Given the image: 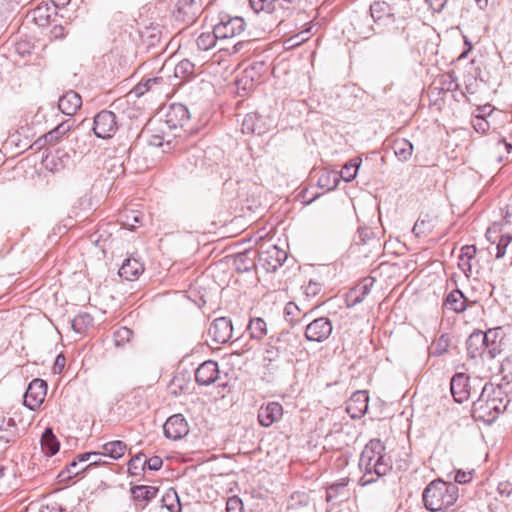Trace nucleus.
<instances>
[{
    "label": "nucleus",
    "instance_id": "1",
    "mask_svg": "<svg viewBox=\"0 0 512 512\" xmlns=\"http://www.w3.org/2000/svg\"><path fill=\"white\" fill-rule=\"evenodd\" d=\"M359 469L363 473L359 485L363 487L375 483L391 472L392 460L381 440L371 439L365 445L360 455Z\"/></svg>",
    "mask_w": 512,
    "mask_h": 512
},
{
    "label": "nucleus",
    "instance_id": "2",
    "mask_svg": "<svg viewBox=\"0 0 512 512\" xmlns=\"http://www.w3.org/2000/svg\"><path fill=\"white\" fill-rule=\"evenodd\" d=\"M509 403L510 398L502 385L486 383L478 399L473 402L472 416L491 424L507 409Z\"/></svg>",
    "mask_w": 512,
    "mask_h": 512
},
{
    "label": "nucleus",
    "instance_id": "3",
    "mask_svg": "<svg viewBox=\"0 0 512 512\" xmlns=\"http://www.w3.org/2000/svg\"><path fill=\"white\" fill-rule=\"evenodd\" d=\"M459 497V488L455 483L436 479L430 482L423 491L422 500L427 510L441 511L454 505Z\"/></svg>",
    "mask_w": 512,
    "mask_h": 512
},
{
    "label": "nucleus",
    "instance_id": "4",
    "mask_svg": "<svg viewBox=\"0 0 512 512\" xmlns=\"http://www.w3.org/2000/svg\"><path fill=\"white\" fill-rule=\"evenodd\" d=\"M258 251L252 247H244L241 251H233L226 255V268L237 273L251 271L255 267Z\"/></svg>",
    "mask_w": 512,
    "mask_h": 512
},
{
    "label": "nucleus",
    "instance_id": "5",
    "mask_svg": "<svg viewBox=\"0 0 512 512\" xmlns=\"http://www.w3.org/2000/svg\"><path fill=\"white\" fill-rule=\"evenodd\" d=\"M117 130V118L112 111L102 110L94 117L93 132L98 138L109 139Z\"/></svg>",
    "mask_w": 512,
    "mask_h": 512
},
{
    "label": "nucleus",
    "instance_id": "6",
    "mask_svg": "<svg viewBox=\"0 0 512 512\" xmlns=\"http://www.w3.org/2000/svg\"><path fill=\"white\" fill-rule=\"evenodd\" d=\"M46 393V381L40 378L32 380L24 394V405L30 410H36L43 403Z\"/></svg>",
    "mask_w": 512,
    "mask_h": 512
},
{
    "label": "nucleus",
    "instance_id": "7",
    "mask_svg": "<svg viewBox=\"0 0 512 512\" xmlns=\"http://www.w3.org/2000/svg\"><path fill=\"white\" fill-rule=\"evenodd\" d=\"M260 265L267 272H275L287 259L286 251L278 248L277 246H271L267 250L258 253Z\"/></svg>",
    "mask_w": 512,
    "mask_h": 512
},
{
    "label": "nucleus",
    "instance_id": "8",
    "mask_svg": "<svg viewBox=\"0 0 512 512\" xmlns=\"http://www.w3.org/2000/svg\"><path fill=\"white\" fill-rule=\"evenodd\" d=\"M331 321L326 317H320L306 326L305 338L308 341L323 342L332 333Z\"/></svg>",
    "mask_w": 512,
    "mask_h": 512
},
{
    "label": "nucleus",
    "instance_id": "9",
    "mask_svg": "<svg viewBox=\"0 0 512 512\" xmlns=\"http://www.w3.org/2000/svg\"><path fill=\"white\" fill-rule=\"evenodd\" d=\"M164 435L171 440H180L189 432L188 424L183 415L170 416L163 425Z\"/></svg>",
    "mask_w": 512,
    "mask_h": 512
},
{
    "label": "nucleus",
    "instance_id": "10",
    "mask_svg": "<svg viewBox=\"0 0 512 512\" xmlns=\"http://www.w3.org/2000/svg\"><path fill=\"white\" fill-rule=\"evenodd\" d=\"M467 355L471 359L482 358L488 360V347L484 338V332L475 330L466 340Z\"/></svg>",
    "mask_w": 512,
    "mask_h": 512
},
{
    "label": "nucleus",
    "instance_id": "11",
    "mask_svg": "<svg viewBox=\"0 0 512 512\" xmlns=\"http://www.w3.org/2000/svg\"><path fill=\"white\" fill-rule=\"evenodd\" d=\"M271 120L258 113H249L242 122V132L244 134L263 135L271 128Z\"/></svg>",
    "mask_w": 512,
    "mask_h": 512
},
{
    "label": "nucleus",
    "instance_id": "12",
    "mask_svg": "<svg viewBox=\"0 0 512 512\" xmlns=\"http://www.w3.org/2000/svg\"><path fill=\"white\" fill-rule=\"evenodd\" d=\"M450 390L457 403L467 401L471 395L469 376L465 373H456L451 379Z\"/></svg>",
    "mask_w": 512,
    "mask_h": 512
},
{
    "label": "nucleus",
    "instance_id": "13",
    "mask_svg": "<svg viewBox=\"0 0 512 512\" xmlns=\"http://www.w3.org/2000/svg\"><path fill=\"white\" fill-rule=\"evenodd\" d=\"M369 396L367 391L354 392L347 401L346 411L353 419L361 418L368 410Z\"/></svg>",
    "mask_w": 512,
    "mask_h": 512
},
{
    "label": "nucleus",
    "instance_id": "14",
    "mask_svg": "<svg viewBox=\"0 0 512 512\" xmlns=\"http://www.w3.org/2000/svg\"><path fill=\"white\" fill-rule=\"evenodd\" d=\"M200 12V5L195 0H178L174 10L176 20L193 23Z\"/></svg>",
    "mask_w": 512,
    "mask_h": 512
},
{
    "label": "nucleus",
    "instance_id": "15",
    "mask_svg": "<svg viewBox=\"0 0 512 512\" xmlns=\"http://www.w3.org/2000/svg\"><path fill=\"white\" fill-rule=\"evenodd\" d=\"M504 330L502 327H494L484 332V338L488 347V360H492L502 352Z\"/></svg>",
    "mask_w": 512,
    "mask_h": 512
},
{
    "label": "nucleus",
    "instance_id": "16",
    "mask_svg": "<svg viewBox=\"0 0 512 512\" xmlns=\"http://www.w3.org/2000/svg\"><path fill=\"white\" fill-rule=\"evenodd\" d=\"M190 119V113L187 107L181 103H173L167 114L166 124L170 129L183 127Z\"/></svg>",
    "mask_w": 512,
    "mask_h": 512
},
{
    "label": "nucleus",
    "instance_id": "17",
    "mask_svg": "<svg viewBox=\"0 0 512 512\" xmlns=\"http://www.w3.org/2000/svg\"><path fill=\"white\" fill-rule=\"evenodd\" d=\"M224 40V22L220 21L214 26L212 32L202 33L196 40L200 50L207 51L218 45V42Z\"/></svg>",
    "mask_w": 512,
    "mask_h": 512
},
{
    "label": "nucleus",
    "instance_id": "18",
    "mask_svg": "<svg viewBox=\"0 0 512 512\" xmlns=\"http://www.w3.org/2000/svg\"><path fill=\"white\" fill-rule=\"evenodd\" d=\"M283 414L282 405L278 402H269L258 410V421L263 427H270L278 421Z\"/></svg>",
    "mask_w": 512,
    "mask_h": 512
},
{
    "label": "nucleus",
    "instance_id": "19",
    "mask_svg": "<svg viewBox=\"0 0 512 512\" xmlns=\"http://www.w3.org/2000/svg\"><path fill=\"white\" fill-rule=\"evenodd\" d=\"M131 494L135 502V508L138 511H142L149 501L156 497L158 488L146 485H136L131 489Z\"/></svg>",
    "mask_w": 512,
    "mask_h": 512
},
{
    "label": "nucleus",
    "instance_id": "20",
    "mask_svg": "<svg viewBox=\"0 0 512 512\" xmlns=\"http://www.w3.org/2000/svg\"><path fill=\"white\" fill-rule=\"evenodd\" d=\"M218 375V364L212 360L205 361L195 371V379L199 385L212 384L216 381Z\"/></svg>",
    "mask_w": 512,
    "mask_h": 512
},
{
    "label": "nucleus",
    "instance_id": "21",
    "mask_svg": "<svg viewBox=\"0 0 512 512\" xmlns=\"http://www.w3.org/2000/svg\"><path fill=\"white\" fill-rule=\"evenodd\" d=\"M374 283L375 279L373 277H366L352 288L347 295L348 306H356L363 302L366 296L371 292Z\"/></svg>",
    "mask_w": 512,
    "mask_h": 512
},
{
    "label": "nucleus",
    "instance_id": "22",
    "mask_svg": "<svg viewBox=\"0 0 512 512\" xmlns=\"http://www.w3.org/2000/svg\"><path fill=\"white\" fill-rule=\"evenodd\" d=\"M82 105L81 96L70 90L59 98L58 107L60 111L65 115H74Z\"/></svg>",
    "mask_w": 512,
    "mask_h": 512
},
{
    "label": "nucleus",
    "instance_id": "23",
    "mask_svg": "<svg viewBox=\"0 0 512 512\" xmlns=\"http://www.w3.org/2000/svg\"><path fill=\"white\" fill-rule=\"evenodd\" d=\"M71 129V125L68 122H62L54 129L38 138L32 145V147H36V149H41L46 144H54L60 138H62L65 134H67Z\"/></svg>",
    "mask_w": 512,
    "mask_h": 512
},
{
    "label": "nucleus",
    "instance_id": "24",
    "mask_svg": "<svg viewBox=\"0 0 512 512\" xmlns=\"http://www.w3.org/2000/svg\"><path fill=\"white\" fill-rule=\"evenodd\" d=\"M144 271L143 264L136 258H127L119 269V275L126 280L132 281L139 277Z\"/></svg>",
    "mask_w": 512,
    "mask_h": 512
},
{
    "label": "nucleus",
    "instance_id": "25",
    "mask_svg": "<svg viewBox=\"0 0 512 512\" xmlns=\"http://www.w3.org/2000/svg\"><path fill=\"white\" fill-rule=\"evenodd\" d=\"M18 436V427L12 417L0 414V441L10 443Z\"/></svg>",
    "mask_w": 512,
    "mask_h": 512
},
{
    "label": "nucleus",
    "instance_id": "26",
    "mask_svg": "<svg viewBox=\"0 0 512 512\" xmlns=\"http://www.w3.org/2000/svg\"><path fill=\"white\" fill-rule=\"evenodd\" d=\"M467 298L463 294V292L459 289H455L451 291L445 298L444 306L459 314L466 310L467 308Z\"/></svg>",
    "mask_w": 512,
    "mask_h": 512
},
{
    "label": "nucleus",
    "instance_id": "27",
    "mask_svg": "<svg viewBox=\"0 0 512 512\" xmlns=\"http://www.w3.org/2000/svg\"><path fill=\"white\" fill-rule=\"evenodd\" d=\"M40 443L41 449L46 456H54L60 449V442L50 427L44 430Z\"/></svg>",
    "mask_w": 512,
    "mask_h": 512
},
{
    "label": "nucleus",
    "instance_id": "28",
    "mask_svg": "<svg viewBox=\"0 0 512 512\" xmlns=\"http://www.w3.org/2000/svg\"><path fill=\"white\" fill-rule=\"evenodd\" d=\"M370 14L375 22H387L394 19V13L389 4L384 1H375L370 5Z\"/></svg>",
    "mask_w": 512,
    "mask_h": 512
},
{
    "label": "nucleus",
    "instance_id": "29",
    "mask_svg": "<svg viewBox=\"0 0 512 512\" xmlns=\"http://www.w3.org/2000/svg\"><path fill=\"white\" fill-rule=\"evenodd\" d=\"M102 449L103 451L99 452L100 456H108L111 459L117 460L125 454L127 445L123 441L115 440L103 444Z\"/></svg>",
    "mask_w": 512,
    "mask_h": 512
},
{
    "label": "nucleus",
    "instance_id": "30",
    "mask_svg": "<svg viewBox=\"0 0 512 512\" xmlns=\"http://www.w3.org/2000/svg\"><path fill=\"white\" fill-rule=\"evenodd\" d=\"M392 149L399 161L406 162L412 156L413 145L407 139H396L392 144Z\"/></svg>",
    "mask_w": 512,
    "mask_h": 512
},
{
    "label": "nucleus",
    "instance_id": "31",
    "mask_svg": "<svg viewBox=\"0 0 512 512\" xmlns=\"http://www.w3.org/2000/svg\"><path fill=\"white\" fill-rule=\"evenodd\" d=\"M92 326L93 317L87 312H80L71 320V327L78 334L86 332Z\"/></svg>",
    "mask_w": 512,
    "mask_h": 512
},
{
    "label": "nucleus",
    "instance_id": "32",
    "mask_svg": "<svg viewBox=\"0 0 512 512\" xmlns=\"http://www.w3.org/2000/svg\"><path fill=\"white\" fill-rule=\"evenodd\" d=\"M489 241L492 242V244L495 245V257L497 259H501L506 254V249L509 246V244L512 242V235L511 234H504L501 235L496 243V239L492 240V231L489 229L486 234Z\"/></svg>",
    "mask_w": 512,
    "mask_h": 512
},
{
    "label": "nucleus",
    "instance_id": "33",
    "mask_svg": "<svg viewBox=\"0 0 512 512\" xmlns=\"http://www.w3.org/2000/svg\"><path fill=\"white\" fill-rule=\"evenodd\" d=\"M361 162H362V160L359 157H355V158L351 159L350 161H348L343 166L341 173H340V177L346 182H350V181L354 180L355 177L357 176V172L360 168Z\"/></svg>",
    "mask_w": 512,
    "mask_h": 512
},
{
    "label": "nucleus",
    "instance_id": "34",
    "mask_svg": "<svg viewBox=\"0 0 512 512\" xmlns=\"http://www.w3.org/2000/svg\"><path fill=\"white\" fill-rule=\"evenodd\" d=\"M223 50H224L223 47H219L218 51L207 62V68H206L210 74L219 76L220 78L224 74V71L221 68V63L224 60V54L222 53Z\"/></svg>",
    "mask_w": 512,
    "mask_h": 512
},
{
    "label": "nucleus",
    "instance_id": "35",
    "mask_svg": "<svg viewBox=\"0 0 512 512\" xmlns=\"http://www.w3.org/2000/svg\"><path fill=\"white\" fill-rule=\"evenodd\" d=\"M247 329L253 339L260 340L267 334V325L262 318L251 319Z\"/></svg>",
    "mask_w": 512,
    "mask_h": 512
},
{
    "label": "nucleus",
    "instance_id": "36",
    "mask_svg": "<svg viewBox=\"0 0 512 512\" xmlns=\"http://www.w3.org/2000/svg\"><path fill=\"white\" fill-rule=\"evenodd\" d=\"M348 482V478H341L340 480L329 485L326 490V500L331 502L337 499L340 495L344 494L343 492L348 485Z\"/></svg>",
    "mask_w": 512,
    "mask_h": 512
},
{
    "label": "nucleus",
    "instance_id": "37",
    "mask_svg": "<svg viewBox=\"0 0 512 512\" xmlns=\"http://www.w3.org/2000/svg\"><path fill=\"white\" fill-rule=\"evenodd\" d=\"M245 29V22L242 17H233L226 21V39L241 34Z\"/></svg>",
    "mask_w": 512,
    "mask_h": 512
},
{
    "label": "nucleus",
    "instance_id": "38",
    "mask_svg": "<svg viewBox=\"0 0 512 512\" xmlns=\"http://www.w3.org/2000/svg\"><path fill=\"white\" fill-rule=\"evenodd\" d=\"M432 229V223L428 215H425L424 217H419L417 221L415 222L412 232L417 236L420 237L422 235H426L431 232Z\"/></svg>",
    "mask_w": 512,
    "mask_h": 512
},
{
    "label": "nucleus",
    "instance_id": "39",
    "mask_svg": "<svg viewBox=\"0 0 512 512\" xmlns=\"http://www.w3.org/2000/svg\"><path fill=\"white\" fill-rule=\"evenodd\" d=\"M145 455L143 453H139L132 457L128 462V471L131 475H139L140 470H145L146 465L144 463Z\"/></svg>",
    "mask_w": 512,
    "mask_h": 512
},
{
    "label": "nucleus",
    "instance_id": "40",
    "mask_svg": "<svg viewBox=\"0 0 512 512\" xmlns=\"http://www.w3.org/2000/svg\"><path fill=\"white\" fill-rule=\"evenodd\" d=\"M194 72V64L188 59L180 61L174 69V74L178 78H185L192 75Z\"/></svg>",
    "mask_w": 512,
    "mask_h": 512
},
{
    "label": "nucleus",
    "instance_id": "41",
    "mask_svg": "<svg viewBox=\"0 0 512 512\" xmlns=\"http://www.w3.org/2000/svg\"><path fill=\"white\" fill-rule=\"evenodd\" d=\"M339 182V176L336 173H326L320 176L318 184L321 188L328 191L334 190Z\"/></svg>",
    "mask_w": 512,
    "mask_h": 512
},
{
    "label": "nucleus",
    "instance_id": "42",
    "mask_svg": "<svg viewBox=\"0 0 512 512\" xmlns=\"http://www.w3.org/2000/svg\"><path fill=\"white\" fill-rule=\"evenodd\" d=\"M250 243L251 241L247 237H244L241 240L226 241V255L233 253V251H241L244 247H251Z\"/></svg>",
    "mask_w": 512,
    "mask_h": 512
},
{
    "label": "nucleus",
    "instance_id": "43",
    "mask_svg": "<svg viewBox=\"0 0 512 512\" xmlns=\"http://www.w3.org/2000/svg\"><path fill=\"white\" fill-rule=\"evenodd\" d=\"M243 501L237 495L227 496L226 512H243Z\"/></svg>",
    "mask_w": 512,
    "mask_h": 512
},
{
    "label": "nucleus",
    "instance_id": "44",
    "mask_svg": "<svg viewBox=\"0 0 512 512\" xmlns=\"http://www.w3.org/2000/svg\"><path fill=\"white\" fill-rule=\"evenodd\" d=\"M450 345V338L446 334H442L434 344L433 354L436 356H440L444 354Z\"/></svg>",
    "mask_w": 512,
    "mask_h": 512
},
{
    "label": "nucleus",
    "instance_id": "45",
    "mask_svg": "<svg viewBox=\"0 0 512 512\" xmlns=\"http://www.w3.org/2000/svg\"><path fill=\"white\" fill-rule=\"evenodd\" d=\"M163 81L162 77H154V78H148L143 82H140L136 88L135 92L138 95L144 94L146 91H149L153 85L161 83Z\"/></svg>",
    "mask_w": 512,
    "mask_h": 512
},
{
    "label": "nucleus",
    "instance_id": "46",
    "mask_svg": "<svg viewBox=\"0 0 512 512\" xmlns=\"http://www.w3.org/2000/svg\"><path fill=\"white\" fill-rule=\"evenodd\" d=\"M132 331L127 327H121L114 333V339L117 346L124 345L132 337Z\"/></svg>",
    "mask_w": 512,
    "mask_h": 512
},
{
    "label": "nucleus",
    "instance_id": "47",
    "mask_svg": "<svg viewBox=\"0 0 512 512\" xmlns=\"http://www.w3.org/2000/svg\"><path fill=\"white\" fill-rule=\"evenodd\" d=\"M222 323H224V317H218L213 321L208 330L209 334L214 336V340L221 344L224 343V339H221L222 335L219 331V326Z\"/></svg>",
    "mask_w": 512,
    "mask_h": 512
},
{
    "label": "nucleus",
    "instance_id": "48",
    "mask_svg": "<svg viewBox=\"0 0 512 512\" xmlns=\"http://www.w3.org/2000/svg\"><path fill=\"white\" fill-rule=\"evenodd\" d=\"M473 128L480 133H485L489 130V122L483 116H475L472 120Z\"/></svg>",
    "mask_w": 512,
    "mask_h": 512
},
{
    "label": "nucleus",
    "instance_id": "49",
    "mask_svg": "<svg viewBox=\"0 0 512 512\" xmlns=\"http://www.w3.org/2000/svg\"><path fill=\"white\" fill-rule=\"evenodd\" d=\"M144 463H145L147 469L153 470V471L159 470L163 465V461L159 456H153L149 459L145 458Z\"/></svg>",
    "mask_w": 512,
    "mask_h": 512
},
{
    "label": "nucleus",
    "instance_id": "50",
    "mask_svg": "<svg viewBox=\"0 0 512 512\" xmlns=\"http://www.w3.org/2000/svg\"><path fill=\"white\" fill-rule=\"evenodd\" d=\"M472 480V473L463 470H457L454 476L455 483L466 484Z\"/></svg>",
    "mask_w": 512,
    "mask_h": 512
},
{
    "label": "nucleus",
    "instance_id": "51",
    "mask_svg": "<svg viewBox=\"0 0 512 512\" xmlns=\"http://www.w3.org/2000/svg\"><path fill=\"white\" fill-rule=\"evenodd\" d=\"M459 268L465 273L467 277L472 274V261L459 256L458 261Z\"/></svg>",
    "mask_w": 512,
    "mask_h": 512
},
{
    "label": "nucleus",
    "instance_id": "52",
    "mask_svg": "<svg viewBox=\"0 0 512 512\" xmlns=\"http://www.w3.org/2000/svg\"><path fill=\"white\" fill-rule=\"evenodd\" d=\"M501 373L504 379H512V358H506L501 364Z\"/></svg>",
    "mask_w": 512,
    "mask_h": 512
},
{
    "label": "nucleus",
    "instance_id": "53",
    "mask_svg": "<svg viewBox=\"0 0 512 512\" xmlns=\"http://www.w3.org/2000/svg\"><path fill=\"white\" fill-rule=\"evenodd\" d=\"M460 256L465 259L473 260L476 256V247L474 245H465L461 248Z\"/></svg>",
    "mask_w": 512,
    "mask_h": 512
},
{
    "label": "nucleus",
    "instance_id": "54",
    "mask_svg": "<svg viewBox=\"0 0 512 512\" xmlns=\"http://www.w3.org/2000/svg\"><path fill=\"white\" fill-rule=\"evenodd\" d=\"M429 8L433 12H441L445 7L447 0H425Z\"/></svg>",
    "mask_w": 512,
    "mask_h": 512
},
{
    "label": "nucleus",
    "instance_id": "55",
    "mask_svg": "<svg viewBox=\"0 0 512 512\" xmlns=\"http://www.w3.org/2000/svg\"><path fill=\"white\" fill-rule=\"evenodd\" d=\"M299 312H300V310L294 302L287 303L284 308V313H285L286 317H290L289 318L290 321H292L293 317Z\"/></svg>",
    "mask_w": 512,
    "mask_h": 512
},
{
    "label": "nucleus",
    "instance_id": "56",
    "mask_svg": "<svg viewBox=\"0 0 512 512\" xmlns=\"http://www.w3.org/2000/svg\"><path fill=\"white\" fill-rule=\"evenodd\" d=\"M497 491L501 496L509 497L512 494V484L509 482H501L498 484Z\"/></svg>",
    "mask_w": 512,
    "mask_h": 512
},
{
    "label": "nucleus",
    "instance_id": "57",
    "mask_svg": "<svg viewBox=\"0 0 512 512\" xmlns=\"http://www.w3.org/2000/svg\"><path fill=\"white\" fill-rule=\"evenodd\" d=\"M78 462L76 459H73L69 465L66 468V473L68 474V478H71L72 476L78 475L80 472H83V468L81 470L77 469Z\"/></svg>",
    "mask_w": 512,
    "mask_h": 512
},
{
    "label": "nucleus",
    "instance_id": "58",
    "mask_svg": "<svg viewBox=\"0 0 512 512\" xmlns=\"http://www.w3.org/2000/svg\"><path fill=\"white\" fill-rule=\"evenodd\" d=\"M66 363V359L62 354H59L54 362L53 371L54 373H61Z\"/></svg>",
    "mask_w": 512,
    "mask_h": 512
},
{
    "label": "nucleus",
    "instance_id": "59",
    "mask_svg": "<svg viewBox=\"0 0 512 512\" xmlns=\"http://www.w3.org/2000/svg\"><path fill=\"white\" fill-rule=\"evenodd\" d=\"M99 456H100L99 452H85V453L77 455V457L75 459L79 464V463L89 461L90 459L96 458Z\"/></svg>",
    "mask_w": 512,
    "mask_h": 512
},
{
    "label": "nucleus",
    "instance_id": "60",
    "mask_svg": "<svg viewBox=\"0 0 512 512\" xmlns=\"http://www.w3.org/2000/svg\"><path fill=\"white\" fill-rule=\"evenodd\" d=\"M148 144L150 146L160 147L163 144V137L161 135H151L148 139Z\"/></svg>",
    "mask_w": 512,
    "mask_h": 512
},
{
    "label": "nucleus",
    "instance_id": "61",
    "mask_svg": "<svg viewBox=\"0 0 512 512\" xmlns=\"http://www.w3.org/2000/svg\"><path fill=\"white\" fill-rule=\"evenodd\" d=\"M56 156L63 164L67 163L70 160V155L60 148L56 150Z\"/></svg>",
    "mask_w": 512,
    "mask_h": 512
},
{
    "label": "nucleus",
    "instance_id": "62",
    "mask_svg": "<svg viewBox=\"0 0 512 512\" xmlns=\"http://www.w3.org/2000/svg\"><path fill=\"white\" fill-rule=\"evenodd\" d=\"M174 496H175V499H176V501H177V505H176V507H175L173 504L168 505V504L166 503L167 499H165V498L163 499V502L165 503V506H166V507H167L171 512H179V511H180V509H181V508H180V503H179V498H178V496H177V494H176V493L174 494Z\"/></svg>",
    "mask_w": 512,
    "mask_h": 512
},
{
    "label": "nucleus",
    "instance_id": "63",
    "mask_svg": "<svg viewBox=\"0 0 512 512\" xmlns=\"http://www.w3.org/2000/svg\"><path fill=\"white\" fill-rule=\"evenodd\" d=\"M319 290H320L319 284L310 281V283L307 286V294L315 295L318 293Z\"/></svg>",
    "mask_w": 512,
    "mask_h": 512
},
{
    "label": "nucleus",
    "instance_id": "64",
    "mask_svg": "<svg viewBox=\"0 0 512 512\" xmlns=\"http://www.w3.org/2000/svg\"><path fill=\"white\" fill-rule=\"evenodd\" d=\"M89 461H90V463H89L87 466H85V467L83 468V471H86V470H87L88 468H90L91 466H98V465H101V464H103V463H104V462L102 461V459H101V456L96 457V458H92V459H90Z\"/></svg>",
    "mask_w": 512,
    "mask_h": 512
}]
</instances>
